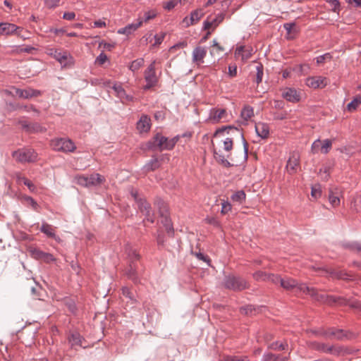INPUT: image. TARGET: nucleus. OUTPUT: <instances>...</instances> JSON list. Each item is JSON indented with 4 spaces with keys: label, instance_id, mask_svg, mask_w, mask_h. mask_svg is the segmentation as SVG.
Masks as SVG:
<instances>
[{
    "label": "nucleus",
    "instance_id": "14",
    "mask_svg": "<svg viewBox=\"0 0 361 361\" xmlns=\"http://www.w3.org/2000/svg\"><path fill=\"white\" fill-rule=\"evenodd\" d=\"M16 94L20 98L30 99L40 96L42 92L39 90H34L32 88H27L25 90L16 88Z\"/></svg>",
    "mask_w": 361,
    "mask_h": 361
},
{
    "label": "nucleus",
    "instance_id": "44",
    "mask_svg": "<svg viewBox=\"0 0 361 361\" xmlns=\"http://www.w3.org/2000/svg\"><path fill=\"white\" fill-rule=\"evenodd\" d=\"M144 64V59H137L135 61H133L129 68L130 70H131L132 71H137L140 67H142Z\"/></svg>",
    "mask_w": 361,
    "mask_h": 361
},
{
    "label": "nucleus",
    "instance_id": "13",
    "mask_svg": "<svg viewBox=\"0 0 361 361\" xmlns=\"http://www.w3.org/2000/svg\"><path fill=\"white\" fill-rule=\"evenodd\" d=\"M138 207L140 212L145 216V219L150 223H153L154 218L151 211L150 204L145 200H140Z\"/></svg>",
    "mask_w": 361,
    "mask_h": 361
},
{
    "label": "nucleus",
    "instance_id": "63",
    "mask_svg": "<svg viewBox=\"0 0 361 361\" xmlns=\"http://www.w3.org/2000/svg\"><path fill=\"white\" fill-rule=\"evenodd\" d=\"M22 180H23L24 185L27 186V188H29V190L30 191L33 192L35 190L36 188H35V185L30 180H28L25 178H23Z\"/></svg>",
    "mask_w": 361,
    "mask_h": 361
},
{
    "label": "nucleus",
    "instance_id": "12",
    "mask_svg": "<svg viewBox=\"0 0 361 361\" xmlns=\"http://www.w3.org/2000/svg\"><path fill=\"white\" fill-rule=\"evenodd\" d=\"M203 10L196 9L191 12L190 18L185 17L183 20V23L185 24V27H188L192 25L197 23L204 16Z\"/></svg>",
    "mask_w": 361,
    "mask_h": 361
},
{
    "label": "nucleus",
    "instance_id": "57",
    "mask_svg": "<svg viewBox=\"0 0 361 361\" xmlns=\"http://www.w3.org/2000/svg\"><path fill=\"white\" fill-rule=\"evenodd\" d=\"M35 50V48L31 47V46H26L25 47H18L15 52L19 54V53H32V51Z\"/></svg>",
    "mask_w": 361,
    "mask_h": 361
},
{
    "label": "nucleus",
    "instance_id": "35",
    "mask_svg": "<svg viewBox=\"0 0 361 361\" xmlns=\"http://www.w3.org/2000/svg\"><path fill=\"white\" fill-rule=\"evenodd\" d=\"M40 231L41 232L46 234L48 237L56 238L55 233L51 225L47 223H44L40 228Z\"/></svg>",
    "mask_w": 361,
    "mask_h": 361
},
{
    "label": "nucleus",
    "instance_id": "42",
    "mask_svg": "<svg viewBox=\"0 0 361 361\" xmlns=\"http://www.w3.org/2000/svg\"><path fill=\"white\" fill-rule=\"evenodd\" d=\"M222 361H250V359L247 356H225L224 357Z\"/></svg>",
    "mask_w": 361,
    "mask_h": 361
},
{
    "label": "nucleus",
    "instance_id": "33",
    "mask_svg": "<svg viewBox=\"0 0 361 361\" xmlns=\"http://www.w3.org/2000/svg\"><path fill=\"white\" fill-rule=\"evenodd\" d=\"M288 345L286 341L284 343H279V341H275L270 343L268 345V348L274 350H285L288 348Z\"/></svg>",
    "mask_w": 361,
    "mask_h": 361
},
{
    "label": "nucleus",
    "instance_id": "64",
    "mask_svg": "<svg viewBox=\"0 0 361 361\" xmlns=\"http://www.w3.org/2000/svg\"><path fill=\"white\" fill-rule=\"evenodd\" d=\"M42 260L44 261V262L50 263L51 262H54L56 259L51 254L45 252Z\"/></svg>",
    "mask_w": 361,
    "mask_h": 361
},
{
    "label": "nucleus",
    "instance_id": "24",
    "mask_svg": "<svg viewBox=\"0 0 361 361\" xmlns=\"http://www.w3.org/2000/svg\"><path fill=\"white\" fill-rule=\"evenodd\" d=\"M326 273L329 274V276L334 279H345V280H353V276L350 274L345 272L344 271H336V270H324Z\"/></svg>",
    "mask_w": 361,
    "mask_h": 361
},
{
    "label": "nucleus",
    "instance_id": "36",
    "mask_svg": "<svg viewBox=\"0 0 361 361\" xmlns=\"http://www.w3.org/2000/svg\"><path fill=\"white\" fill-rule=\"evenodd\" d=\"M224 51V48L217 42L216 39H214L212 42V49L210 51L211 55H219Z\"/></svg>",
    "mask_w": 361,
    "mask_h": 361
},
{
    "label": "nucleus",
    "instance_id": "25",
    "mask_svg": "<svg viewBox=\"0 0 361 361\" xmlns=\"http://www.w3.org/2000/svg\"><path fill=\"white\" fill-rule=\"evenodd\" d=\"M226 116V110L224 109H212L210 112L209 119L213 122L217 123Z\"/></svg>",
    "mask_w": 361,
    "mask_h": 361
},
{
    "label": "nucleus",
    "instance_id": "53",
    "mask_svg": "<svg viewBox=\"0 0 361 361\" xmlns=\"http://www.w3.org/2000/svg\"><path fill=\"white\" fill-rule=\"evenodd\" d=\"M178 4V0H171L164 4V8L168 11L172 10Z\"/></svg>",
    "mask_w": 361,
    "mask_h": 361
},
{
    "label": "nucleus",
    "instance_id": "47",
    "mask_svg": "<svg viewBox=\"0 0 361 361\" xmlns=\"http://www.w3.org/2000/svg\"><path fill=\"white\" fill-rule=\"evenodd\" d=\"M346 248H349L351 250H355L361 255V243L357 242H353L347 243L345 245Z\"/></svg>",
    "mask_w": 361,
    "mask_h": 361
},
{
    "label": "nucleus",
    "instance_id": "15",
    "mask_svg": "<svg viewBox=\"0 0 361 361\" xmlns=\"http://www.w3.org/2000/svg\"><path fill=\"white\" fill-rule=\"evenodd\" d=\"M192 62L200 66L204 63V58L207 55V49L204 47H196L192 51Z\"/></svg>",
    "mask_w": 361,
    "mask_h": 361
},
{
    "label": "nucleus",
    "instance_id": "62",
    "mask_svg": "<svg viewBox=\"0 0 361 361\" xmlns=\"http://www.w3.org/2000/svg\"><path fill=\"white\" fill-rule=\"evenodd\" d=\"M107 60V56L104 53V52H102L96 59L95 60V63L99 64V65H102L105 63V61Z\"/></svg>",
    "mask_w": 361,
    "mask_h": 361
},
{
    "label": "nucleus",
    "instance_id": "38",
    "mask_svg": "<svg viewBox=\"0 0 361 361\" xmlns=\"http://www.w3.org/2000/svg\"><path fill=\"white\" fill-rule=\"evenodd\" d=\"M245 197L246 195L243 190H238L233 193L231 198L233 202L241 204L245 200Z\"/></svg>",
    "mask_w": 361,
    "mask_h": 361
},
{
    "label": "nucleus",
    "instance_id": "26",
    "mask_svg": "<svg viewBox=\"0 0 361 361\" xmlns=\"http://www.w3.org/2000/svg\"><path fill=\"white\" fill-rule=\"evenodd\" d=\"M226 129H229L231 130H233V131L236 132V133L240 136L242 141H243V144L244 157H245V158H246L247 156V153H248V145H247V142H246L241 130L240 129H238V128L233 127L232 126H226L224 128V130H226ZM222 130H224V129H222Z\"/></svg>",
    "mask_w": 361,
    "mask_h": 361
},
{
    "label": "nucleus",
    "instance_id": "16",
    "mask_svg": "<svg viewBox=\"0 0 361 361\" xmlns=\"http://www.w3.org/2000/svg\"><path fill=\"white\" fill-rule=\"evenodd\" d=\"M224 13H219L213 19L208 17L203 23V29L209 30L212 28L213 31L224 20Z\"/></svg>",
    "mask_w": 361,
    "mask_h": 361
},
{
    "label": "nucleus",
    "instance_id": "11",
    "mask_svg": "<svg viewBox=\"0 0 361 361\" xmlns=\"http://www.w3.org/2000/svg\"><path fill=\"white\" fill-rule=\"evenodd\" d=\"M310 289L314 290V293L313 294H309V295L312 298H313L315 300L320 302L331 305L333 303L338 302L339 300H342V298H336L332 295L319 294L317 293V290L314 288H310Z\"/></svg>",
    "mask_w": 361,
    "mask_h": 361
},
{
    "label": "nucleus",
    "instance_id": "6",
    "mask_svg": "<svg viewBox=\"0 0 361 361\" xmlns=\"http://www.w3.org/2000/svg\"><path fill=\"white\" fill-rule=\"evenodd\" d=\"M13 157L16 161L25 163L37 160V153L32 149H21L13 152Z\"/></svg>",
    "mask_w": 361,
    "mask_h": 361
},
{
    "label": "nucleus",
    "instance_id": "29",
    "mask_svg": "<svg viewBox=\"0 0 361 361\" xmlns=\"http://www.w3.org/2000/svg\"><path fill=\"white\" fill-rule=\"evenodd\" d=\"M324 336L326 338L334 337L338 340L343 339L344 337H345V334L343 333L342 329H331L329 331L324 332Z\"/></svg>",
    "mask_w": 361,
    "mask_h": 361
},
{
    "label": "nucleus",
    "instance_id": "7",
    "mask_svg": "<svg viewBox=\"0 0 361 361\" xmlns=\"http://www.w3.org/2000/svg\"><path fill=\"white\" fill-rule=\"evenodd\" d=\"M154 139L160 151L170 150L173 148L178 142L179 136L177 135L171 139H169L168 137H166L158 133L154 136Z\"/></svg>",
    "mask_w": 361,
    "mask_h": 361
},
{
    "label": "nucleus",
    "instance_id": "30",
    "mask_svg": "<svg viewBox=\"0 0 361 361\" xmlns=\"http://www.w3.org/2000/svg\"><path fill=\"white\" fill-rule=\"evenodd\" d=\"M160 166L159 161L154 157L149 160L143 167V170L147 173L154 171Z\"/></svg>",
    "mask_w": 361,
    "mask_h": 361
},
{
    "label": "nucleus",
    "instance_id": "1",
    "mask_svg": "<svg viewBox=\"0 0 361 361\" xmlns=\"http://www.w3.org/2000/svg\"><path fill=\"white\" fill-rule=\"evenodd\" d=\"M74 179L77 184L86 188L99 186L105 181V178L99 173H92L90 176L77 175Z\"/></svg>",
    "mask_w": 361,
    "mask_h": 361
},
{
    "label": "nucleus",
    "instance_id": "5",
    "mask_svg": "<svg viewBox=\"0 0 361 361\" xmlns=\"http://www.w3.org/2000/svg\"><path fill=\"white\" fill-rule=\"evenodd\" d=\"M51 147L55 151L65 153L73 152L76 147L74 142L68 138H55L51 141Z\"/></svg>",
    "mask_w": 361,
    "mask_h": 361
},
{
    "label": "nucleus",
    "instance_id": "4",
    "mask_svg": "<svg viewBox=\"0 0 361 361\" xmlns=\"http://www.w3.org/2000/svg\"><path fill=\"white\" fill-rule=\"evenodd\" d=\"M224 284L226 288L234 291H241L249 287L248 283L245 279L234 275L226 276Z\"/></svg>",
    "mask_w": 361,
    "mask_h": 361
},
{
    "label": "nucleus",
    "instance_id": "22",
    "mask_svg": "<svg viewBox=\"0 0 361 361\" xmlns=\"http://www.w3.org/2000/svg\"><path fill=\"white\" fill-rule=\"evenodd\" d=\"M255 131L259 137L266 139L269 135V127L264 123H258L255 125Z\"/></svg>",
    "mask_w": 361,
    "mask_h": 361
},
{
    "label": "nucleus",
    "instance_id": "2",
    "mask_svg": "<svg viewBox=\"0 0 361 361\" xmlns=\"http://www.w3.org/2000/svg\"><path fill=\"white\" fill-rule=\"evenodd\" d=\"M46 53L58 61L62 67H71L74 63L73 58L67 51L47 48Z\"/></svg>",
    "mask_w": 361,
    "mask_h": 361
},
{
    "label": "nucleus",
    "instance_id": "31",
    "mask_svg": "<svg viewBox=\"0 0 361 361\" xmlns=\"http://www.w3.org/2000/svg\"><path fill=\"white\" fill-rule=\"evenodd\" d=\"M283 27L287 32V37L293 38L297 32L295 24L294 23H287L283 25Z\"/></svg>",
    "mask_w": 361,
    "mask_h": 361
},
{
    "label": "nucleus",
    "instance_id": "61",
    "mask_svg": "<svg viewBox=\"0 0 361 361\" xmlns=\"http://www.w3.org/2000/svg\"><path fill=\"white\" fill-rule=\"evenodd\" d=\"M277 355L271 353H265L263 355V361H276Z\"/></svg>",
    "mask_w": 361,
    "mask_h": 361
},
{
    "label": "nucleus",
    "instance_id": "28",
    "mask_svg": "<svg viewBox=\"0 0 361 361\" xmlns=\"http://www.w3.org/2000/svg\"><path fill=\"white\" fill-rule=\"evenodd\" d=\"M361 104V94L356 95L353 99L348 104L346 110L349 112L355 111Z\"/></svg>",
    "mask_w": 361,
    "mask_h": 361
},
{
    "label": "nucleus",
    "instance_id": "37",
    "mask_svg": "<svg viewBox=\"0 0 361 361\" xmlns=\"http://www.w3.org/2000/svg\"><path fill=\"white\" fill-rule=\"evenodd\" d=\"M253 115V109L250 106H245L241 111V117L245 121H248Z\"/></svg>",
    "mask_w": 361,
    "mask_h": 361
},
{
    "label": "nucleus",
    "instance_id": "40",
    "mask_svg": "<svg viewBox=\"0 0 361 361\" xmlns=\"http://www.w3.org/2000/svg\"><path fill=\"white\" fill-rule=\"evenodd\" d=\"M310 346L315 349V350H317L319 351H321V352H323V353H327L328 351V348H329V345L324 344V343H318V342H316V341H314V342H311L310 343Z\"/></svg>",
    "mask_w": 361,
    "mask_h": 361
},
{
    "label": "nucleus",
    "instance_id": "50",
    "mask_svg": "<svg viewBox=\"0 0 361 361\" xmlns=\"http://www.w3.org/2000/svg\"><path fill=\"white\" fill-rule=\"evenodd\" d=\"M322 142L319 139L316 140L312 145L311 151L313 154H317L321 151Z\"/></svg>",
    "mask_w": 361,
    "mask_h": 361
},
{
    "label": "nucleus",
    "instance_id": "45",
    "mask_svg": "<svg viewBox=\"0 0 361 361\" xmlns=\"http://www.w3.org/2000/svg\"><path fill=\"white\" fill-rule=\"evenodd\" d=\"M112 89L116 94V96L121 99L126 95V91L121 85L114 84Z\"/></svg>",
    "mask_w": 361,
    "mask_h": 361
},
{
    "label": "nucleus",
    "instance_id": "55",
    "mask_svg": "<svg viewBox=\"0 0 361 361\" xmlns=\"http://www.w3.org/2000/svg\"><path fill=\"white\" fill-rule=\"evenodd\" d=\"M231 204L228 202H223L221 203V213L226 214L231 210Z\"/></svg>",
    "mask_w": 361,
    "mask_h": 361
},
{
    "label": "nucleus",
    "instance_id": "17",
    "mask_svg": "<svg viewBox=\"0 0 361 361\" xmlns=\"http://www.w3.org/2000/svg\"><path fill=\"white\" fill-rule=\"evenodd\" d=\"M300 157L298 153L293 152L290 156L287 164L286 169L289 173H294L296 171L297 167L299 166Z\"/></svg>",
    "mask_w": 361,
    "mask_h": 361
},
{
    "label": "nucleus",
    "instance_id": "20",
    "mask_svg": "<svg viewBox=\"0 0 361 361\" xmlns=\"http://www.w3.org/2000/svg\"><path fill=\"white\" fill-rule=\"evenodd\" d=\"M252 51L251 47L245 48L243 46H240L236 48L235 55L238 58L240 57L242 61H245L252 56Z\"/></svg>",
    "mask_w": 361,
    "mask_h": 361
},
{
    "label": "nucleus",
    "instance_id": "3",
    "mask_svg": "<svg viewBox=\"0 0 361 361\" xmlns=\"http://www.w3.org/2000/svg\"><path fill=\"white\" fill-rule=\"evenodd\" d=\"M281 286L287 290H295L298 293H303L306 294H313L314 290L310 289L305 283H299L296 280L292 278L281 279Z\"/></svg>",
    "mask_w": 361,
    "mask_h": 361
},
{
    "label": "nucleus",
    "instance_id": "19",
    "mask_svg": "<svg viewBox=\"0 0 361 361\" xmlns=\"http://www.w3.org/2000/svg\"><path fill=\"white\" fill-rule=\"evenodd\" d=\"M282 97L290 102H298L300 100V95L296 90L290 87L285 88L282 92Z\"/></svg>",
    "mask_w": 361,
    "mask_h": 361
},
{
    "label": "nucleus",
    "instance_id": "41",
    "mask_svg": "<svg viewBox=\"0 0 361 361\" xmlns=\"http://www.w3.org/2000/svg\"><path fill=\"white\" fill-rule=\"evenodd\" d=\"M29 127L30 128H28V130L27 132L29 133L44 132L46 130L44 128H43L37 123H30Z\"/></svg>",
    "mask_w": 361,
    "mask_h": 361
},
{
    "label": "nucleus",
    "instance_id": "52",
    "mask_svg": "<svg viewBox=\"0 0 361 361\" xmlns=\"http://www.w3.org/2000/svg\"><path fill=\"white\" fill-rule=\"evenodd\" d=\"M332 8L334 12H338L340 10V3L338 0H325Z\"/></svg>",
    "mask_w": 361,
    "mask_h": 361
},
{
    "label": "nucleus",
    "instance_id": "43",
    "mask_svg": "<svg viewBox=\"0 0 361 361\" xmlns=\"http://www.w3.org/2000/svg\"><path fill=\"white\" fill-rule=\"evenodd\" d=\"M263 74V66L261 63H258L256 66V78L255 79L257 84L262 82Z\"/></svg>",
    "mask_w": 361,
    "mask_h": 361
},
{
    "label": "nucleus",
    "instance_id": "21",
    "mask_svg": "<svg viewBox=\"0 0 361 361\" xmlns=\"http://www.w3.org/2000/svg\"><path fill=\"white\" fill-rule=\"evenodd\" d=\"M142 23V20H138L136 23L128 24L126 27L118 29L117 32L121 35H129L139 28Z\"/></svg>",
    "mask_w": 361,
    "mask_h": 361
},
{
    "label": "nucleus",
    "instance_id": "60",
    "mask_svg": "<svg viewBox=\"0 0 361 361\" xmlns=\"http://www.w3.org/2000/svg\"><path fill=\"white\" fill-rule=\"evenodd\" d=\"M281 279L279 275L275 274H268V278L267 279V281H271L273 283H280Z\"/></svg>",
    "mask_w": 361,
    "mask_h": 361
},
{
    "label": "nucleus",
    "instance_id": "51",
    "mask_svg": "<svg viewBox=\"0 0 361 361\" xmlns=\"http://www.w3.org/2000/svg\"><path fill=\"white\" fill-rule=\"evenodd\" d=\"M322 190L319 185H314L312 187L311 195L314 198H318L321 196Z\"/></svg>",
    "mask_w": 361,
    "mask_h": 361
},
{
    "label": "nucleus",
    "instance_id": "59",
    "mask_svg": "<svg viewBox=\"0 0 361 361\" xmlns=\"http://www.w3.org/2000/svg\"><path fill=\"white\" fill-rule=\"evenodd\" d=\"M128 277L133 280L135 283L137 281V277H136V273L135 269L130 265V269L126 273Z\"/></svg>",
    "mask_w": 361,
    "mask_h": 361
},
{
    "label": "nucleus",
    "instance_id": "32",
    "mask_svg": "<svg viewBox=\"0 0 361 361\" xmlns=\"http://www.w3.org/2000/svg\"><path fill=\"white\" fill-rule=\"evenodd\" d=\"M214 157L216 161L220 163L224 167H230L232 164L221 153L214 150Z\"/></svg>",
    "mask_w": 361,
    "mask_h": 361
},
{
    "label": "nucleus",
    "instance_id": "34",
    "mask_svg": "<svg viewBox=\"0 0 361 361\" xmlns=\"http://www.w3.org/2000/svg\"><path fill=\"white\" fill-rule=\"evenodd\" d=\"M329 200L330 204L334 207H337L340 204V197L338 191H330L329 195Z\"/></svg>",
    "mask_w": 361,
    "mask_h": 361
},
{
    "label": "nucleus",
    "instance_id": "23",
    "mask_svg": "<svg viewBox=\"0 0 361 361\" xmlns=\"http://www.w3.org/2000/svg\"><path fill=\"white\" fill-rule=\"evenodd\" d=\"M19 29L16 25L8 23H0V35H9Z\"/></svg>",
    "mask_w": 361,
    "mask_h": 361
},
{
    "label": "nucleus",
    "instance_id": "54",
    "mask_svg": "<svg viewBox=\"0 0 361 361\" xmlns=\"http://www.w3.org/2000/svg\"><path fill=\"white\" fill-rule=\"evenodd\" d=\"M331 55L329 53L324 54L323 55L319 56L317 57V63L318 64L324 63L325 61H331Z\"/></svg>",
    "mask_w": 361,
    "mask_h": 361
},
{
    "label": "nucleus",
    "instance_id": "27",
    "mask_svg": "<svg viewBox=\"0 0 361 361\" xmlns=\"http://www.w3.org/2000/svg\"><path fill=\"white\" fill-rule=\"evenodd\" d=\"M82 341L83 338L80 335V334L77 332L72 333L68 336V341L71 343L72 347L79 345L82 346Z\"/></svg>",
    "mask_w": 361,
    "mask_h": 361
},
{
    "label": "nucleus",
    "instance_id": "46",
    "mask_svg": "<svg viewBox=\"0 0 361 361\" xmlns=\"http://www.w3.org/2000/svg\"><path fill=\"white\" fill-rule=\"evenodd\" d=\"M332 146L331 140L326 139L323 141V144L321 146V152L323 154H327L331 149Z\"/></svg>",
    "mask_w": 361,
    "mask_h": 361
},
{
    "label": "nucleus",
    "instance_id": "8",
    "mask_svg": "<svg viewBox=\"0 0 361 361\" xmlns=\"http://www.w3.org/2000/svg\"><path fill=\"white\" fill-rule=\"evenodd\" d=\"M156 204L159 208L160 215L164 218L162 222L166 228L167 233L169 234L172 233L173 228L171 221L167 216L168 209L166 204L164 201L161 200H157Z\"/></svg>",
    "mask_w": 361,
    "mask_h": 361
},
{
    "label": "nucleus",
    "instance_id": "48",
    "mask_svg": "<svg viewBox=\"0 0 361 361\" xmlns=\"http://www.w3.org/2000/svg\"><path fill=\"white\" fill-rule=\"evenodd\" d=\"M327 353H331L334 355L338 356L343 353V349L341 347L336 346H329Z\"/></svg>",
    "mask_w": 361,
    "mask_h": 361
},
{
    "label": "nucleus",
    "instance_id": "39",
    "mask_svg": "<svg viewBox=\"0 0 361 361\" xmlns=\"http://www.w3.org/2000/svg\"><path fill=\"white\" fill-rule=\"evenodd\" d=\"M122 293L123 296H125L127 299L131 301L132 304H134L136 301L135 298V294L133 293L130 289L128 287H123L122 288Z\"/></svg>",
    "mask_w": 361,
    "mask_h": 361
},
{
    "label": "nucleus",
    "instance_id": "56",
    "mask_svg": "<svg viewBox=\"0 0 361 361\" xmlns=\"http://www.w3.org/2000/svg\"><path fill=\"white\" fill-rule=\"evenodd\" d=\"M157 16V13L154 11H149L145 12L144 14V19L142 20L145 22H148L149 20L153 19Z\"/></svg>",
    "mask_w": 361,
    "mask_h": 361
},
{
    "label": "nucleus",
    "instance_id": "49",
    "mask_svg": "<svg viewBox=\"0 0 361 361\" xmlns=\"http://www.w3.org/2000/svg\"><path fill=\"white\" fill-rule=\"evenodd\" d=\"M268 274L262 271H258L253 274V277L257 281H267Z\"/></svg>",
    "mask_w": 361,
    "mask_h": 361
},
{
    "label": "nucleus",
    "instance_id": "10",
    "mask_svg": "<svg viewBox=\"0 0 361 361\" xmlns=\"http://www.w3.org/2000/svg\"><path fill=\"white\" fill-rule=\"evenodd\" d=\"M329 83V80L323 76H312L306 79L305 84L312 89L324 88Z\"/></svg>",
    "mask_w": 361,
    "mask_h": 361
},
{
    "label": "nucleus",
    "instance_id": "18",
    "mask_svg": "<svg viewBox=\"0 0 361 361\" xmlns=\"http://www.w3.org/2000/svg\"><path fill=\"white\" fill-rule=\"evenodd\" d=\"M150 118L147 115H142L137 123V129L140 133L148 132L151 127Z\"/></svg>",
    "mask_w": 361,
    "mask_h": 361
},
{
    "label": "nucleus",
    "instance_id": "9",
    "mask_svg": "<svg viewBox=\"0 0 361 361\" xmlns=\"http://www.w3.org/2000/svg\"><path fill=\"white\" fill-rule=\"evenodd\" d=\"M155 61H153L145 72V79L147 84L144 86V90H147L153 87L157 82V76L155 73Z\"/></svg>",
    "mask_w": 361,
    "mask_h": 361
},
{
    "label": "nucleus",
    "instance_id": "58",
    "mask_svg": "<svg viewBox=\"0 0 361 361\" xmlns=\"http://www.w3.org/2000/svg\"><path fill=\"white\" fill-rule=\"evenodd\" d=\"M224 149L229 152L233 149V140L232 138L228 137L224 142Z\"/></svg>",
    "mask_w": 361,
    "mask_h": 361
}]
</instances>
